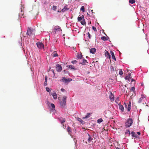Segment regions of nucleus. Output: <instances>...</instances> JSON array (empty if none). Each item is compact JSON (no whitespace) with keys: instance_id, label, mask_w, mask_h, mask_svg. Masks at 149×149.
Segmentation results:
<instances>
[{"instance_id":"nucleus-15","label":"nucleus","mask_w":149,"mask_h":149,"mask_svg":"<svg viewBox=\"0 0 149 149\" xmlns=\"http://www.w3.org/2000/svg\"><path fill=\"white\" fill-rule=\"evenodd\" d=\"M67 6H65L64 8H63V9L62 10V12H65V11H67V10H69V8H68L67 7Z\"/></svg>"},{"instance_id":"nucleus-28","label":"nucleus","mask_w":149,"mask_h":149,"mask_svg":"<svg viewBox=\"0 0 149 149\" xmlns=\"http://www.w3.org/2000/svg\"><path fill=\"white\" fill-rule=\"evenodd\" d=\"M135 2V0H129V2L131 4H133Z\"/></svg>"},{"instance_id":"nucleus-39","label":"nucleus","mask_w":149,"mask_h":149,"mask_svg":"<svg viewBox=\"0 0 149 149\" xmlns=\"http://www.w3.org/2000/svg\"><path fill=\"white\" fill-rule=\"evenodd\" d=\"M134 90L135 87L134 86L132 87L130 89L131 91H134Z\"/></svg>"},{"instance_id":"nucleus-50","label":"nucleus","mask_w":149,"mask_h":149,"mask_svg":"<svg viewBox=\"0 0 149 149\" xmlns=\"http://www.w3.org/2000/svg\"><path fill=\"white\" fill-rule=\"evenodd\" d=\"M116 149H121L120 148H119L118 147L116 148Z\"/></svg>"},{"instance_id":"nucleus-41","label":"nucleus","mask_w":149,"mask_h":149,"mask_svg":"<svg viewBox=\"0 0 149 149\" xmlns=\"http://www.w3.org/2000/svg\"><path fill=\"white\" fill-rule=\"evenodd\" d=\"M92 29L95 31H97V29H96V28H95V27L94 26H93V27H92Z\"/></svg>"},{"instance_id":"nucleus-55","label":"nucleus","mask_w":149,"mask_h":149,"mask_svg":"<svg viewBox=\"0 0 149 149\" xmlns=\"http://www.w3.org/2000/svg\"><path fill=\"white\" fill-rule=\"evenodd\" d=\"M131 79V78H130L129 79V80H130V79Z\"/></svg>"},{"instance_id":"nucleus-47","label":"nucleus","mask_w":149,"mask_h":149,"mask_svg":"<svg viewBox=\"0 0 149 149\" xmlns=\"http://www.w3.org/2000/svg\"><path fill=\"white\" fill-rule=\"evenodd\" d=\"M135 80L134 79H131V82H132L133 81H135Z\"/></svg>"},{"instance_id":"nucleus-53","label":"nucleus","mask_w":149,"mask_h":149,"mask_svg":"<svg viewBox=\"0 0 149 149\" xmlns=\"http://www.w3.org/2000/svg\"><path fill=\"white\" fill-rule=\"evenodd\" d=\"M91 11H92V13H93V10H91Z\"/></svg>"},{"instance_id":"nucleus-12","label":"nucleus","mask_w":149,"mask_h":149,"mask_svg":"<svg viewBox=\"0 0 149 149\" xmlns=\"http://www.w3.org/2000/svg\"><path fill=\"white\" fill-rule=\"evenodd\" d=\"M119 109L121 110L122 112H123L124 110V107L120 103H119L118 104Z\"/></svg>"},{"instance_id":"nucleus-6","label":"nucleus","mask_w":149,"mask_h":149,"mask_svg":"<svg viewBox=\"0 0 149 149\" xmlns=\"http://www.w3.org/2000/svg\"><path fill=\"white\" fill-rule=\"evenodd\" d=\"M125 106L127 108L128 111H129L131 109V102H130L128 104L124 103Z\"/></svg>"},{"instance_id":"nucleus-22","label":"nucleus","mask_w":149,"mask_h":149,"mask_svg":"<svg viewBox=\"0 0 149 149\" xmlns=\"http://www.w3.org/2000/svg\"><path fill=\"white\" fill-rule=\"evenodd\" d=\"M61 81L62 82H64L65 83L69 81L67 79H65L64 77H63V79L61 80Z\"/></svg>"},{"instance_id":"nucleus-37","label":"nucleus","mask_w":149,"mask_h":149,"mask_svg":"<svg viewBox=\"0 0 149 149\" xmlns=\"http://www.w3.org/2000/svg\"><path fill=\"white\" fill-rule=\"evenodd\" d=\"M123 74V72L121 70H120L119 71V74L120 75H122Z\"/></svg>"},{"instance_id":"nucleus-19","label":"nucleus","mask_w":149,"mask_h":149,"mask_svg":"<svg viewBox=\"0 0 149 149\" xmlns=\"http://www.w3.org/2000/svg\"><path fill=\"white\" fill-rule=\"evenodd\" d=\"M77 120L79 121L81 123L83 124L84 123V121H83L81 118H77Z\"/></svg>"},{"instance_id":"nucleus-40","label":"nucleus","mask_w":149,"mask_h":149,"mask_svg":"<svg viewBox=\"0 0 149 149\" xmlns=\"http://www.w3.org/2000/svg\"><path fill=\"white\" fill-rule=\"evenodd\" d=\"M71 62L73 64H75L77 63V61L76 60L73 61Z\"/></svg>"},{"instance_id":"nucleus-11","label":"nucleus","mask_w":149,"mask_h":149,"mask_svg":"<svg viewBox=\"0 0 149 149\" xmlns=\"http://www.w3.org/2000/svg\"><path fill=\"white\" fill-rule=\"evenodd\" d=\"M131 134L132 136L133 137H134L135 138H138V136L134 132H132L131 133Z\"/></svg>"},{"instance_id":"nucleus-27","label":"nucleus","mask_w":149,"mask_h":149,"mask_svg":"<svg viewBox=\"0 0 149 149\" xmlns=\"http://www.w3.org/2000/svg\"><path fill=\"white\" fill-rule=\"evenodd\" d=\"M87 62V61L84 58L83 60V62L81 63V64H82L83 65H85Z\"/></svg>"},{"instance_id":"nucleus-33","label":"nucleus","mask_w":149,"mask_h":149,"mask_svg":"<svg viewBox=\"0 0 149 149\" xmlns=\"http://www.w3.org/2000/svg\"><path fill=\"white\" fill-rule=\"evenodd\" d=\"M50 107L52 108V109H54L55 108V105L53 104H50Z\"/></svg>"},{"instance_id":"nucleus-38","label":"nucleus","mask_w":149,"mask_h":149,"mask_svg":"<svg viewBox=\"0 0 149 149\" xmlns=\"http://www.w3.org/2000/svg\"><path fill=\"white\" fill-rule=\"evenodd\" d=\"M57 6H53L52 7L53 9L54 10H56V9Z\"/></svg>"},{"instance_id":"nucleus-14","label":"nucleus","mask_w":149,"mask_h":149,"mask_svg":"<svg viewBox=\"0 0 149 149\" xmlns=\"http://www.w3.org/2000/svg\"><path fill=\"white\" fill-rule=\"evenodd\" d=\"M87 135L88 136V142L91 141L93 140V138L89 134L87 133Z\"/></svg>"},{"instance_id":"nucleus-8","label":"nucleus","mask_w":149,"mask_h":149,"mask_svg":"<svg viewBox=\"0 0 149 149\" xmlns=\"http://www.w3.org/2000/svg\"><path fill=\"white\" fill-rule=\"evenodd\" d=\"M56 69L58 72H60L62 70V67L61 65L58 64L56 65Z\"/></svg>"},{"instance_id":"nucleus-18","label":"nucleus","mask_w":149,"mask_h":149,"mask_svg":"<svg viewBox=\"0 0 149 149\" xmlns=\"http://www.w3.org/2000/svg\"><path fill=\"white\" fill-rule=\"evenodd\" d=\"M110 53L111 55V56H112V58L114 60H115L116 61V58L115 57L114 54V53L113 52V51H111Z\"/></svg>"},{"instance_id":"nucleus-3","label":"nucleus","mask_w":149,"mask_h":149,"mask_svg":"<svg viewBox=\"0 0 149 149\" xmlns=\"http://www.w3.org/2000/svg\"><path fill=\"white\" fill-rule=\"evenodd\" d=\"M144 100H146L145 97H144L142 96L139 99V100L138 101L139 103H141V102H143V104L144 105H146V106H147V105H146V103H144L143 102L144 101Z\"/></svg>"},{"instance_id":"nucleus-24","label":"nucleus","mask_w":149,"mask_h":149,"mask_svg":"<svg viewBox=\"0 0 149 149\" xmlns=\"http://www.w3.org/2000/svg\"><path fill=\"white\" fill-rule=\"evenodd\" d=\"M91 113H88L86 116L84 117H83V118L84 119L86 118H89L90 116Z\"/></svg>"},{"instance_id":"nucleus-26","label":"nucleus","mask_w":149,"mask_h":149,"mask_svg":"<svg viewBox=\"0 0 149 149\" xmlns=\"http://www.w3.org/2000/svg\"><path fill=\"white\" fill-rule=\"evenodd\" d=\"M77 57L80 59H81L82 58V56L81 54H78L77 55Z\"/></svg>"},{"instance_id":"nucleus-23","label":"nucleus","mask_w":149,"mask_h":149,"mask_svg":"<svg viewBox=\"0 0 149 149\" xmlns=\"http://www.w3.org/2000/svg\"><path fill=\"white\" fill-rule=\"evenodd\" d=\"M81 24L82 25H86V22L85 19H83L82 21L80 22Z\"/></svg>"},{"instance_id":"nucleus-31","label":"nucleus","mask_w":149,"mask_h":149,"mask_svg":"<svg viewBox=\"0 0 149 149\" xmlns=\"http://www.w3.org/2000/svg\"><path fill=\"white\" fill-rule=\"evenodd\" d=\"M132 78V77L130 76H126L125 77V79L126 80H128L129 81H130L129 80L130 78Z\"/></svg>"},{"instance_id":"nucleus-4","label":"nucleus","mask_w":149,"mask_h":149,"mask_svg":"<svg viewBox=\"0 0 149 149\" xmlns=\"http://www.w3.org/2000/svg\"><path fill=\"white\" fill-rule=\"evenodd\" d=\"M33 30L31 28H28L26 33V34L29 36H31L33 32Z\"/></svg>"},{"instance_id":"nucleus-48","label":"nucleus","mask_w":149,"mask_h":149,"mask_svg":"<svg viewBox=\"0 0 149 149\" xmlns=\"http://www.w3.org/2000/svg\"><path fill=\"white\" fill-rule=\"evenodd\" d=\"M137 133L139 135H140L141 134V133L139 132H137Z\"/></svg>"},{"instance_id":"nucleus-5","label":"nucleus","mask_w":149,"mask_h":149,"mask_svg":"<svg viewBox=\"0 0 149 149\" xmlns=\"http://www.w3.org/2000/svg\"><path fill=\"white\" fill-rule=\"evenodd\" d=\"M39 49L44 48V45L42 42H38L36 43Z\"/></svg>"},{"instance_id":"nucleus-44","label":"nucleus","mask_w":149,"mask_h":149,"mask_svg":"<svg viewBox=\"0 0 149 149\" xmlns=\"http://www.w3.org/2000/svg\"><path fill=\"white\" fill-rule=\"evenodd\" d=\"M61 90L62 92H64V91H65V90L63 88L61 89Z\"/></svg>"},{"instance_id":"nucleus-1","label":"nucleus","mask_w":149,"mask_h":149,"mask_svg":"<svg viewBox=\"0 0 149 149\" xmlns=\"http://www.w3.org/2000/svg\"><path fill=\"white\" fill-rule=\"evenodd\" d=\"M133 122V120L132 119L129 118L127 120L125 123V126L126 127H129L131 126Z\"/></svg>"},{"instance_id":"nucleus-16","label":"nucleus","mask_w":149,"mask_h":149,"mask_svg":"<svg viewBox=\"0 0 149 149\" xmlns=\"http://www.w3.org/2000/svg\"><path fill=\"white\" fill-rule=\"evenodd\" d=\"M96 49L95 48H92L90 50V52L92 54H94L96 52Z\"/></svg>"},{"instance_id":"nucleus-9","label":"nucleus","mask_w":149,"mask_h":149,"mask_svg":"<svg viewBox=\"0 0 149 149\" xmlns=\"http://www.w3.org/2000/svg\"><path fill=\"white\" fill-rule=\"evenodd\" d=\"M58 120L62 124H63L65 122V118L60 117L58 118Z\"/></svg>"},{"instance_id":"nucleus-30","label":"nucleus","mask_w":149,"mask_h":149,"mask_svg":"<svg viewBox=\"0 0 149 149\" xmlns=\"http://www.w3.org/2000/svg\"><path fill=\"white\" fill-rule=\"evenodd\" d=\"M68 67L71 68L72 69H73L74 70H75V68H74V67L72 66V65H69L68 66Z\"/></svg>"},{"instance_id":"nucleus-25","label":"nucleus","mask_w":149,"mask_h":149,"mask_svg":"<svg viewBox=\"0 0 149 149\" xmlns=\"http://www.w3.org/2000/svg\"><path fill=\"white\" fill-rule=\"evenodd\" d=\"M47 77H45V81L44 83V85L45 86H47Z\"/></svg>"},{"instance_id":"nucleus-42","label":"nucleus","mask_w":149,"mask_h":149,"mask_svg":"<svg viewBox=\"0 0 149 149\" xmlns=\"http://www.w3.org/2000/svg\"><path fill=\"white\" fill-rule=\"evenodd\" d=\"M87 35L88 36V38H89V39H91V35L90 34V33H89L88 32V33H87Z\"/></svg>"},{"instance_id":"nucleus-17","label":"nucleus","mask_w":149,"mask_h":149,"mask_svg":"<svg viewBox=\"0 0 149 149\" xmlns=\"http://www.w3.org/2000/svg\"><path fill=\"white\" fill-rule=\"evenodd\" d=\"M51 95L53 96V98L54 99H56L57 98V95L56 93L55 92H53L51 93Z\"/></svg>"},{"instance_id":"nucleus-35","label":"nucleus","mask_w":149,"mask_h":149,"mask_svg":"<svg viewBox=\"0 0 149 149\" xmlns=\"http://www.w3.org/2000/svg\"><path fill=\"white\" fill-rule=\"evenodd\" d=\"M82 19V18L80 17H78L77 18V20L78 21L80 22L81 21Z\"/></svg>"},{"instance_id":"nucleus-43","label":"nucleus","mask_w":149,"mask_h":149,"mask_svg":"<svg viewBox=\"0 0 149 149\" xmlns=\"http://www.w3.org/2000/svg\"><path fill=\"white\" fill-rule=\"evenodd\" d=\"M46 91L47 92H50L49 91L50 89H49V88H48V87H46Z\"/></svg>"},{"instance_id":"nucleus-46","label":"nucleus","mask_w":149,"mask_h":149,"mask_svg":"<svg viewBox=\"0 0 149 149\" xmlns=\"http://www.w3.org/2000/svg\"><path fill=\"white\" fill-rule=\"evenodd\" d=\"M118 98L115 101V102H116L117 103H118Z\"/></svg>"},{"instance_id":"nucleus-13","label":"nucleus","mask_w":149,"mask_h":149,"mask_svg":"<svg viewBox=\"0 0 149 149\" xmlns=\"http://www.w3.org/2000/svg\"><path fill=\"white\" fill-rule=\"evenodd\" d=\"M109 97L110 100L111 101H113L114 100V96L111 92V94L110 95Z\"/></svg>"},{"instance_id":"nucleus-32","label":"nucleus","mask_w":149,"mask_h":149,"mask_svg":"<svg viewBox=\"0 0 149 149\" xmlns=\"http://www.w3.org/2000/svg\"><path fill=\"white\" fill-rule=\"evenodd\" d=\"M80 10H82L83 12L85 11L84 7V6H82L80 9Z\"/></svg>"},{"instance_id":"nucleus-21","label":"nucleus","mask_w":149,"mask_h":149,"mask_svg":"<svg viewBox=\"0 0 149 149\" xmlns=\"http://www.w3.org/2000/svg\"><path fill=\"white\" fill-rule=\"evenodd\" d=\"M67 131L68 132L69 134H70L72 132L70 127L68 126L67 127Z\"/></svg>"},{"instance_id":"nucleus-34","label":"nucleus","mask_w":149,"mask_h":149,"mask_svg":"<svg viewBox=\"0 0 149 149\" xmlns=\"http://www.w3.org/2000/svg\"><path fill=\"white\" fill-rule=\"evenodd\" d=\"M125 134H128L129 135H130L131 134L130 131L128 130H126L125 132Z\"/></svg>"},{"instance_id":"nucleus-49","label":"nucleus","mask_w":149,"mask_h":149,"mask_svg":"<svg viewBox=\"0 0 149 149\" xmlns=\"http://www.w3.org/2000/svg\"><path fill=\"white\" fill-rule=\"evenodd\" d=\"M131 75V73H129L128 74V76H130H130Z\"/></svg>"},{"instance_id":"nucleus-36","label":"nucleus","mask_w":149,"mask_h":149,"mask_svg":"<svg viewBox=\"0 0 149 149\" xmlns=\"http://www.w3.org/2000/svg\"><path fill=\"white\" fill-rule=\"evenodd\" d=\"M101 39L103 40H106V38L105 36H103L101 38Z\"/></svg>"},{"instance_id":"nucleus-20","label":"nucleus","mask_w":149,"mask_h":149,"mask_svg":"<svg viewBox=\"0 0 149 149\" xmlns=\"http://www.w3.org/2000/svg\"><path fill=\"white\" fill-rule=\"evenodd\" d=\"M51 55L53 57H57L58 56V54L55 51H54V53L52 54Z\"/></svg>"},{"instance_id":"nucleus-10","label":"nucleus","mask_w":149,"mask_h":149,"mask_svg":"<svg viewBox=\"0 0 149 149\" xmlns=\"http://www.w3.org/2000/svg\"><path fill=\"white\" fill-rule=\"evenodd\" d=\"M105 56L108 58H111V56L110 55L108 52L106 50L105 51Z\"/></svg>"},{"instance_id":"nucleus-45","label":"nucleus","mask_w":149,"mask_h":149,"mask_svg":"<svg viewBox=\"0 0 149 149\" xmlns=\"http://www.w3.org/2000/svg\"><path fill=\"white\" fill-rule=\"evenodd\" d=\"M81 17L82 19H84V15H82L81 16Z\"/></svg>"},{"instance_id":"nucleus-52","label":"nucleus","mask_w":149,"mask_h":149,"mask_svg":"<svg viewBox=\"0 0 149 149\" xmlns=\"http://www.w3.org/2000/svg\"><path fill=\"white\" fill-rule=\"evenodd\" d=\"M21 12L22 13V10H21Z\"/></svg>"},{"instance_id":"nucleus-51","label":"nucleus","mask_w":149,"mask_h":149,"mask_svg":"<svg viewBox=\"0 0 149 149\" xmlns=\"http://www.w3.org/2000/svg\"><path fill=\"white\" fill-rule=\"evenodd\" d=\"M62 125H63V128L64 129V128H65V127H64V125L63 124H62Z\"/></svg>"},{"instance_id":"nucleus-54","label":"nucleus","mask_w":149,"mask_h":149,"mask_svg":"<svg viewBox=\"0 0 149 149\" xmlns=\"http://www.w3.org/2000/svg\"><path fill=\"white\" fill-rule=\"evenodd\" d=\"M91 22H89L90 24H91Z\"/></svg>"},{"instance_id":"nucleus-7","label":"nucleus","mask_w":149,"mask_h":149,"mask_svg":"<svg viewBox=\"0 0 149 149\" xmlns=\"http://www.w3.org/2000/svg\"><path fill=\"white\" fill-rule=\"evenodd\" d=\"M62 31V30L61 29L60 27L58 26H54V31L56 32L57 31Z\"/></svg>"},{"instance_id":"nucleus-2","label":"nucleus","mask_w":149,"mask_h":149,"mask_svg":"<svg viewBox=\"0 0 149 149\" xmlns=\"http://www.w3.org/2000/svg\"><path fill=\"white\" fill-rule=\"evenodd\" d=\"M66 97L64 96L63 97V100L60 102V105L61 107H63L66 104Z\"/></svg>"},{"instance_id":"nucleus-29","label":"nucleus","mask_w":149,"mask_h":149,"mask_svg":"<svg viewBox=\"0 0 149 149\" xmlns=\"http://www.w3.org/2000/svg\"><path fill=\"white\" fill-rule=\"evenodd\" d=\"M103 121V120L102 118H100L99 119H98L97 120V122L98 123H100L102 122Z\"/></svg>"}]
</instances>
